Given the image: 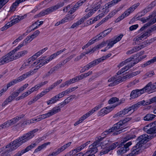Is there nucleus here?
<instances>
[{
    "mask_svg": "<svg viewBox=\"0 0 156 156\" xmlns=\"http://www.w3.org/2000/svg\"><path fill=\"white\" fill-rule=\"evenodd\" d=\"M143 90L142 89H136L133 90L131 92L130 97L133 98H135L140 95L143 94Z\"/></svg>",
    "mask_w": 156,
    "mask_h": 156,
    "instance_id": "f3484780",
    "label": "nucleus"
},
{
    "mask_svg": "<svg viewBox=\"0 0 156 156\" xmlns=\"http://www.w3.org/2000/svg\"><path fill=\"white\" fill-rule=\"evenodd\" d=\"M60 111L61 109L60 108H59V107H55L49 111V112L46 114L48 117H49L56 113L60 112Z\"/></svg>",
    "mask_w": 156,
    "mask_h": 156,
    "instance_id": "a211bd4d",
    "label": "nucleus"
},
{
    "mask_svg": "<svg viewBox=\"0 0 156 156\" xmlns=\"http://www.w3.org/2000/svg\"><path fill=\"white\" fill-rule=\"evenodd\" d=\"M154 102L156 103V96L149 99V101H144V103L142 105H148Z\"/></svg>",
    "mask_w": 156,
    "mask_h": 156,
    "instance_id": "2f4dec72",
    "label": "nucleus"
},
{
    "mask_svg": "<svg viewBox=\"0 0 156 156\" xmlns=\"http://www.w3.org/2000/svg\"><path fill=\"white\" fill-rule=\"evenodd\" d=\"M50 144V142H48L44 143L41 145L38 146L37 148L34 151V153H37L38 151H41L42 149L46 147L47 146Z\"/></svg>",
    "mask_w": 156,
    "mask_h": 156,
    "instance_id": "5701e85b",
    "label": "nucleus"
},
{
    "mask_svg": "<svg viewBox=\"0 0 156 156\" xmlns=\"http://www.w3.org/2000/svg\"><path fill=\"white\" fill-rule=\"evenodd\" d=\"M20 93V92H19V91H18V90H16V91H15L14 92H13L11 95V96L12 97L13 99H14V98L17 97L18 95L19 94V93Z\"/></svg>",
    "mask_w": 156,
    "mask_h": 156,
    "instance_id": "69168bd1",
    "label": "nucleus"
},
{
    "mask_svg": "<svg viewBox=\"0 0 156 156\" xmlns=\"http://www.w3.org/2000/svg\"><path fill=\"white\" fill-rule=\"evenodd\" d=\"M9 127L7 121L0 125V128L1 129L8 128Z\"/></svg>",
    "mask_w": 156,
    "mask_h": 156,
    "instance_id": "e2e57ef3",
    "label": "nucleus"
},
{
    "mask_svg": "<svg viewBox=\"0 0 156 156\" xmlns=\"http://www.w3.org/2000/svg\"><path fill=\"white\" fill-rule=\"evenodd\" d=\"M60 153L58 149L53 152L51 154H49L48 156H55Z\"/></svg>",
    "mask_w": 156,
    "mask_h": 156,
    "instance_id": "338daca9",
    "label": "nucleus"
},
{
    "mask_svg": "<svg viewBox=\"0 0 156 156\" xmlns=\"http://www.w3.org/2000/svg\"><path fill=\"white\" fill-rule=\"evenodd\" d=\"M38 130V129H34L11 142L6 146V150L1 154V156H10L11 151L16 149L23 144L33 138L34 136V133Z\"/></svg>",
    "mask_w": 156,
    "mask_h": 156,
    "instance_id": "f257e3e1",
    "label": "nucleus"
},
{
    "mask_svg": "<svg viewBox=\"0 0 156 156\" xmlns=\"http://www.w3.org/2000/svg\"><path fill=\"white\" fill-rule=\"evenodd\" d=\"M135 136L134 135H128L123 140L122 142H121L120 144H119L117 142H115L112 143L110 145L108 148L109 151L115 149L118 146V148H119L123 145V143H125L127 141L131 139L134 138Z\"/></svg>",
    "mask_w": 156,
    "mask_h": 156,
    "instance_id": "39448f33",
    "label": "nucleus"
},
{
    "mask_svg": "<svg viewBox=\"0 0 156 156\" xmlns=\"http://www.w3.org/2000/svg\"><path fill=\"white\" fill-rule=\"evenodd\" d=\"M140 71H137L122 77L119 78V79H118L117 80L115 81L113 83L110 84V85L111 86L114 85L115 84H118L123 81H125L127 79H129L139 74L140 73Z\"/></svg>",
    "mask_w": 156,
    "mask_h": 156,
    "instance_id": "20e7f679",
    "label": "nucleus"
},
{
    "mask_svg": "<svg viewBox=\"0 0 156 156\" xmlns=\"http://www.w3.org/2000/svg\"><path fill=\"white\" fill-rule=\"evenodd\" d=\"M150 138L149 136L147 134H144L140 136L137 139L136 141L137 143L143 146L144 144L149 140Z\"/></svg>",
    "mask_w": 156,
    "mask_h": 156,
    "instance_id": "0eeeda50",
    "label": "nucleus"
},
{
    "mask_svg": "<svg viewBox=\"0 0 156 156\" xmlns=\"http://www.w3.org/2000/svg\"><path fill=\"white\" fill-rule=\"evenodd\" d=\"M19 2L18 0H16L12 4L10 8L9 12H12L15 11L19 4L20 3Z\"/></svg>",
    "mask_w": 156,
    "mask_h": 156,
    "instance_id": "b1692460",
    "label": "nucleus"
},
{
    "mask_svg": "<svg viewBox=\"0 0 156 156\" xmlns=\"http://www.w3.org/2000/svg\"><path fill=\"white\" fill-rule=\"evenodd\" d=\"M37 145L36 143H32L30 145L24 149L23 150L24 153L31 150Z\"/></svg>",
    "mask_w": 156,
    "mask_h": 156,
    "instance_id": "bb28decb",
    "label": "nucleus"
},
{
    "mask_svg": "<svg viewBox=\"0 0 156 156\" xmlns=\"http://www.w3.org/2000/svg\"><path fill=\"white\" fill-rule=\"evenodd\" d=\"M71 96H72V98H70V97H68L64 101L65 104L66 105L69 103L72 98H73L75 97V95H73V96H71Z\"/></svg>",
    "mask_w": 156,
    "mask_h": 156,
    "instance_id": "052dcab7",
    "label": "nucleus"
},
{
    "mask_svg": "<svg viewBox=\"0 0 156 156\" xmlns=\"http://www.w3.org/2000/svg\"><path fill=\"white\" fill-rule=\"evenodd\" d=\"M71 142H69L68 143L60 147L58 149L59 150L60 153L64 151L66 148L69 147L71 144Z\"/></svg>",
    "mask_w": 156,
    "mask_h": 156,
    "instance_id": "f704fd0d",
    "label": "nucleus"
},
{
    "mask_svg": "<svg viewBox=\"0 0 156 156\" xmlns=\"http://www.w3.org/2000/svg\"><path fill=\"white\" fill-rule=\"evenodd\" d=\"M153 126H151L149 131H148V134H154L156 133V126L153 125Z\"/></svg>",
    "mask_w": 156,
    "mask_h": 156,
    "instance_id": "a19ab883",
    "label": "nucleus"
},
{
    "mask_svg": "<svg viewBox=\"0 0 156 156\" xmlns=\"http://www.w3.org/2000/svg\"><path fill=\"white\" fill-rule=\"evenodd\" d=\"M98 141L96 140L89 147V149L84 154V156H95L94 154L97 152Z\"/></svg>",
    "mask_w": 156,
    "mask_h": 156,
    "instance_id": "423d86ee",
    "label": "nucleus"
},
{
    "mask_svg": "<svg viewBox=\"0 0 156 156\" xmlns=\"http://www.w3.org/2000/svg\"><path fill=\"white\" fill-rule=\"evenodd\" d=\"M131 119V118H129V117L126 118H125V119H124L122 121L119 122L116 124H115L114 125V126H115V125H117V124H120V128H119V129H120L122 128L123 127L122 126H123V125L124 124H125V123H126V122L129 121Z\"/></svg>",
    "mask_w": 156,
    "mask_h": 156,
    "instance_id": "c756f323",
    "label": "nucleus"
},
{
    "mask_svg": "<svg viewBox=\"0 0 156 156\" xmlns=\"http://www.w3.org/2000/svg\"><path fill=\"white\" fill-rule=\"evenodd\" d=\"M86 118L83 115V116L81 117L79 120L76 121L74 124V126H76L82 122L84 119Z\"/></svg>",
    "mask_w": 156,
    "mask_h": 156,
    "instance_id": "c03bdc74",
    "label": "nucleus"
},
{
    "mask_svg": "<svg viewBox=\"0 0 156 156\" xmlns=\"http://www.w3.org/2000/svg\"><path fill=\"white\" fill-rule=\"evenodd\" d=\"M92 73V71H89L87 73H85L83 74H82L80 75V76L81 77V78L82 79H83V78L85 77H86L88 76L89 75H91Z\"/></svg>",
    "mask_w": 156,
    "mask_h": 156,
    "instance_id": "5fc2aeb1",
    "label": "nucleus"
},
{
    "mask_svg": "<svg viewBox=\"0 0 156 156\" xmlns=\"http://www.w3.org/2000/svg\"><path fill=\"white\" fill-rule=\"evenodd\" d=\"M141 34V35H140V37H138L136 39L137 41H139L140 40H141L143 38L145 39L149 35L148 34L146 31L142 34Z\"/></svg>",
    "mask_w": 156,
    "mask_h": 156,
    "instance_id": "ea45409f",
    "label": "nucleus"
},
{
    "mask_svg": "<svg viewBox=\"0 0 156 156\" xmlns=\"http://www.w3.org/2000/svg\"><path fill=\"white\" fill-rule=\"evenodd\" d=\"M97 61L98 59H96L95 60L90 62L88 64L83 67L81 70L80 72L81 73H83L85 71L88 70L91 67L96 65Z\"/></svg>",
    "mask_w": 156,
    "mask_h": 156,
    "instance_id": "4468645a",
    "label": "nucleus"
},
{
    "mask_svg": "<svg viewBox=\"0 0 156 156\" xmlns=\"http://www.w3.org/2000/svg\"><path fill=\"white\" fill-rule=\"evenodd\" d=\"M153 124H154L153 122L149 123L147 126H144L143 129L144 131L148 133V131H149L151 127Z\"/></svg>",
    "mask_w": 156,
    "mask_h": 156,
    "instance_id": "e433bc0d",
    "label": "nucleus"
},
{
    "mask_svg": "<svg viewBox=\"0 0 156 156\" xmlns=\"http://www.w3.org/2000/svg\"><path fill=\"white\" fill-rule=\"evenodd\" d=\"M28 86V84H26L25 85L21 87L20 89L17 90H18V91H19V92L20 93V92L23 91L24 89H25Z\"/></svg>",
    "mask_w": 156,
    "mask_h": 156,
    "instance_id": "0e129e2a",
    "label": "nucleus"
},
{
    "mask_svg": "<svg viewBox=\"0 0 156 156\" xmlns=\"http://www.w3.org/2000/svg\"><path fill=\"white\" fill-rule=\"evenodd\" d=\"M133 65L132 63H130L129 65L125 66L122 69V71L123 72L128 70L131 67H133Z\"/></svg>",
    "mask_w": 156,
    "mask_h": 156,
    "instance_id": "a18cd8bd",
    "label": "nucleus"
},
{
    "mask_svg": "<svg viewBox=\"0 0 156 156\" xmlns=\"http://www.w3.org/2000/svg\"><path fill=\"white\" fill-rule=\"evenodd\" d=\"M131 142H129L124 144L123 143V147H121L118 150L117 152L118 155L122 154L126 152V151L129 150V147L132 144Z\"/></svg>",
    "mask_w": 156,
    "mask_h": 156,
    "instance_id": "6e6552de",
    "label": "nucleus"
},
{
    "mask_svg": "<svg viewBox=\"0 0 156 156\" xmlns=\"http://www.w3.org/2000/svg\"><path fill=\"white\" fill-rule=\"evenodd\" d=\"M119 98L116 97H113L111 98L108 101V103L109 104H112L115 103L116 101H119Z\"/></svg>",
    "mask_w": 156,
    "mask_h": 156,
    "instance_id": "603ef678",
    "label": "nucleus"
},
{
    "mask_svg": "<svg viewBox=\"0 0 156 156\" xmlns=\"http://www.w3.org/2000/svg\"><path fill=\"white\" fill-rule=\"evenodd\" d=\"M87 19L85 18H84V16L80 20L77 21L76 23H74L71 27V28H74L76 26L81 24L83 23L84 21Z\"/></svg>",
    "mask_w": 156,
    "mask_h": 156,
    "instance_id": "c85d7f7f",
    "label": "nucleus"
},
{
    "mask_svg": "<svg viewBox=\"0 0 156 156\" xmlns=\"http://www.w3.org/2000/svg\"><path fill=\"white\" fill-rule=\"evenodd\" d=\"M28 53V51L27 50H24L18 52L15 55V58L16 60L19 58L24 56L27 55Z\"/></svg>",
    "mask_w": 156,
    "mask_h": 156,
    "instance_id": "4be33fe9",
    "label": "nucleus"
},
{
    "mask_svg": "<svg viewBox=\"0 0 156 156\" xmlns=\"http://www.w3.org/2000/svg\"><path fill=\"white\" fill-rule=\"evenodd\" d=\"M156 115L152 114H147L144 118V120L146 121H150L152 120L155 117Z\"/></svg>",
    "mask_w": 156,
    "mask_h": 156,
    "instance_id": "a878e982",
    "label": "nucleus"
},
{
    "mask_svg": "<svg viewBox=\"0 0 156 156\" xmlns=\"http://www.w3.org/2000/svg\"><path fill=\"white\" fill-rule=\"evenodd\" d=\"M123 36V35L122 34H120L115 39H112L107 41L106 42V44H107L108 46H109L108 48H109L112 47L114 44L121 40Z\"/></svg>",
    "mask_w": 156,
    "mask_h": 156,
    "instance_id": "9d476101",
    "label": "nucleus"
},
{
    "mask_svg": "<svg viewBox=\"0 0 156 156\" xmlns=\"http://www.w3.org/2000/svg\"><path fill=\"white\" fill-rule=\"evenodd\" d=\"M112 55L111 54L109 53L105 56H103L101 58L98 59V63L101 62L102 61H103L105 59H106L107 58L109 57Z\"/></svg>",
    "mask_w": 156,
    "mask_h": 156,
    "instance_id": "09e8293b",
    "label": "nucleus"
},
{
    "mask_svg": "<svg viewBox=\"0 0 156 156\" xmlns=\"http://www.w3.org/2000/svg\"><path fill=\"white\" fill-rule=\"evenodd\" d=\"M14 60V58L10 57L8 55H6L2 57L0 59V65H3L6 63Z\"/></svg>",
    "mask_w": 156,
    "mask_h": 156,
    "instance_id": "dca6fc26",
    "label": "nucleus"
},
{
    "mask_svg": "<svg viewBox=\"0 0 156 156\" xmlns=\"http://www.w3.org/2000/svg\"><path fill=\"white\" fill-rule=\"evenodd\" d=\"M126 127L125 128H123L122 129H120L117 130H115V132L113 133V135L115 136L116 135H117L118 134L121 133L122 132H124L126 130Z\"/></svg>",
    "mask_w": 156,
    "mask_h": 156,
    "instance_id": "37998d69",
    "label": "nucleus"
},
{
    "mask_svg": "<svg viewBox=\"0 0 156 156\" xmlns=\"http://www.w3.org/2000/svg\"><path fill=\"white\" fill-rule=\"evenodd\" d=\"M98 41V37L97 36H96L95 37L93 38L91 40H90L88 42L90 45L94 44L95 42H97Z\"/></svg>",
    "mask_w": 156,
    "mask_h": 156,
    "instance_id": "13d9d810",
    "label": "nucleus"
},
{
    "mask_svg": "<svg viewBox=\"0 0 156 156\" xmlns=\"http://www.w3.org/2000/svg\"><path fill=\"white\" fill-rule=\"evenodd\" d=\"M58 101V100L55 95L51 98L49 101H48L47 102V103L48 105H49L55 103Z\"/></svg>",
    "mask_w": 156,
    "mask_h": 156,
    "instance_id": "72a5a7b5",
    "label": "nucleus"
},
{
    "mask_svg": "<svg viewBox=\"0 0 156 156\" xmlns=\"http://www.w3.org/2000/svg\"><path fill=\"white\" fill-rule=\"evenodd\" d=\"M109 149L107 148H103V149L100 152V154L101 155H102L103 154H106L108 153L109 151Z\"/></svg>",
    "mask_w": 156,
    "mask_h": 156,
    "instance_id": "680f3d73",
    "label": "nucleus"
},
{
    "mask_svg": "<svg viewBox=\"0 0 156 156\" xmlns=\"http://www.w3.org/2000/svg\"><path fill=\"white\" fill-rule=\"evenodd\" d=\"M156 62V56L154 57L152 59L146 62L144 64V67H145L147 65H149L151 63H154Z\"/></svg>",
    "mask_w": 156,
    "mask_h": 156,
    "instance_id": "79ce46f5",
    "label": "nucleus"
},
{
    "mask_svg": "<svg viewBox=\"0 0 156 156\" xmlns=\"http://www.w3.org/2000/svg\"><path fill=\"white\" fill-rule=\"evenodd\" d=\"M34 39L33 37H31V35L28 36L24 40V42H25V44H27L28 43L30 42Z\"/></svg>",
    "mask_w": 156,
    "mask_h": 156,
    "instance_id": "864d4df0",
    "label": "nucleus"
},
{
    "mask_svg": "<svg viewBox=\"0 0 156 156\" xmlns=\"http://www.w3.org/2000/svg\"><path fill=\"white\" fill-rule=\"evenodd\" d=\"M40 33V32L38 30H37L33 34L31 35V37H32L34 39L39 35Z\"/></svg>",
    "mask_w": 156,
    "mask_h": 156,
    "instance_id": "774afa93",
    "label": "nucleus"
},
{
    "mask_svg": "<svg viewBox=\"0 0 156 156\" xmlns=\"http://www.w3.org/2000/svg\"><path fill=\"white\" fill-rule=\"evenodd\" d=\"M75 55V54H73L70 56L63 61V63L66 64L67 62L72 59Z\"/></svg>",
    "mask_w": 156,
    "mask_h": 156,
    "instance_id": "8fccbe9b",
    "label": "nucleus"
},
{
    "mask_svg": "<svg viewBox=\"0 0 156 156\" xmlns=\"http://www.w3.org/2000/svg\"><path fill=\"white\" fill-rule=\"evenodd\" d=\"M74 18V16L73 15H70L66 16L63 19V20L65 23L68 21H70L73 20Z\"/></svg>",
    "mask_w": 156,
    "mask_h": 156,
    "instance_id": "58836bf2",
    "label": "nucleus"
},
{
    "mask_svg": "<svg viewBox=\"0 0 156 156\" xmlns=\"http://www.w3.org/2000/svg\"><path fill=\"white\" fill-rule=\"evenodd\" d=\"M117 3V1L116 0H113L109 2L107 4L108 5V8L111 7Z\"/></svg>",
    "mask_w": 156,
    "mask_h": 156,
    "instance_id": "4d7b16f0",
    "label": "nucleus"
},
{
    "mask_svg": "<svg viewBox=\"0 0 156 156\" xmlns=\"http://www.w3.org/2000/svg\"><path fill=\"white\" fill-rule=\"evenodd\" d=\"M22 81V80L21 79V78L20 76L19 77L17 78V79L13 80L12 81L10 82V83L12 85V86L14 85L16 83H17L21 82Z\"/></svg>",
    "mask_w": 156,
    "mask_h": 156,
    "instance_id": "49530a36",
    "label": "nucleus"
},
{
    "mask_svg": "<svg viewBox=\"0 0 156 156\" xmlns=\"http://www.w3.org/2000/svg\"><path fill=\"white\" fill-rule=\"evenodd\" d=\"M120 124H118L117 125L112 127L111 129L107 130L101 134L102 137L100 136L98 137V147H101V148H104L110 145L108 140L102 141V140L106 137V136L111 132H114L115 131L118 129L120 128Z\"/></svg>",
    "mask_w": 156,
    "mask_h": 156,
    "instance_id": "f03ea898",
    "label": "nucleus"
},
{
    "mask_svg": "<svg viewBox=\"0 0 156 156\" xmlns=\"http://www.w3.org/2000/svg\"><path fill=\"white\" fill-rule=\"evenodd\" d=\"M115 107V106H109L103 108L98 113V116H104L105 114L109 113L112 111Z\"/></svg>",
    "mask_w": 156,
    "mask_h": 156,
    "instance_id": "1a4fd4ad",
    "label": "nucleus"
},
{
    "mask_svg": "<svg viewBox=\"0 0 156 156\" xmlns=\"http://www.w3.org/2000/svg\"><path fill=\"white\" fill-rule=\"evenodd\" d=\"M58 101V100L55 95L51 98L49 101H48L47 102V103L48 105H49L55 103Z\"/></svg>",
    "mask_w": 156,
    "mask_h": 156,
    "instance_id": "473e14b6",
    "label": "nucleus"
},
{
    "mask_svg": "<svg viewBox=\"0 0 156 156\" xmlns=\"http://www.w3.org/2000/svg\"><path fill=\"white\" fill-rule=\"evenodd\" d=\"M20 16H18L16 18L12 20L11 22L13 25L18 23L20 20H22L21 18H20Z\"/></svg>",
    "mask_w": 156,
    "mask_h": 156,
    "instance_id": "de8ad7c7",
    "label": "nucleus"
},
{
    "mask_svg": "<svg viewBox=\"0 0 156 156\" xmlns=\"http://www.w3.org/2000/svg\"><path fill=\"white\" fill-rule=\"evenodd\" d=\"M130 112L131 111V109H130L129 108H125L123 110L120 111L117 113L116 114H115L114 116V117H122L123 115H126Z\"/></svg>",
    "mask_w": 156,
    "mask_h": 156,
    "instance_id": "aec40b11",
    "label": "nucleus"
},
{
    "mask_svg": "<svg viewBox=\"0 0 156 156\" xmlns=\"http://www.w3.org/2000/svg\"><path fill=\"white\" fill-rule=\"evenodd\" d=\"M97 48H98V46H96L93 48L92 49L89 50L88 51L81 53L79 56H77L75 58L74 61L75 62L78 61L79 60L82 58L86 55L87 54L89 53H92L94 52L96 50Z\"/></svg>",
    "mask_w": 156,
    "mask_h": 156,
    "instance_id": "9b49d317",
    "label": "nucleus"
},
{
    "mask_svg": "<svg viewBox=\"0 0 156 156\" xmlns=\"http://www.w3.org/2000/svg\"><path fill=\"white\" fill-rule=\"evenodd\" d=\"M97 110L98 107L96 106L92 109L91 111H89L87 113L85 114L84 115L86 118H87L91 115L93 113H94L95 112L97 111Z\"/></svg>",
    "mask_w": 156,
    "mask_h": 156,
    "instance_id": "7c9ffc66",
    "label": "nucleus"
},
{
    "mask_svg": "<svg viewBox=\"0 0 156 156\" xmlns=\"http://www.w3.org/2000/svg\"><path fill=\"white\" fill-rule=\"evenodd\" d=\"M37 67L38 66H36V68L34 69L33 70H32L29 71L20 76L22 80H24L27 77L32 75L36 73L37 71L39 68L40 66L39 67Z\"/></svg>",
    "mask_w": 156,
    "mask_h": 156,
    "instance_id": "2eb2a0df",
    "label": "nucleus"
},
{
    "mask_svg": "<svg viewBox=\"0 0 156 156\" xmlns=\"http://www.w3.org/2000/svg\"><path fill=\"white\" fill-rule=\"evenodd\" d=\"M112 15L113 13H110L105 18L103 19L101 22L98 23V26L101 25L102 24L108 20L109 19L111 18L112 16Z\"/></svg>",
    "mask_w": 156,
    "mask_h": 156,
    "instance_id": "c9c22d12",
    "label": "nucleus"
},
{
    "mask_svg": "<svg viewBox=\"0 0 156 156\" xmlns=\"http://www.w3.org/2000/svg\"><path fill=\"white\" fill-rule=\"evenodd\" d=\"M24 115L22 114L19 116H16L15 117L7 121L8 125L10 126L15 124L19 121L21 118H23Z\"/></svg>",
    "mask_w": 156,
    "mask_h": 156,
    "instance_id": "f8f14e48",
    "label": "nucleus"
},
{
    "mask_svg": "<svg viewBox=\"0 0 156 156\" xmlns=\"http://www.w3.org/2000/svg\"><path fill=\"white\" fill-rule=\"evenodd\" d=\"M48 83V81H44L43 82H41L38 84L35 85L36 87H37V90L39 89L40 87L45 85Z\"/></svg>",
    "mask_w": 156,
    "mask_h": 156,
    "instance_id": "3c124183",
    "label": "nucleus"
},
{
    "mask_svg": "<svg viewBox=\"0 0 156 156\" xmlns=\"http://www.w3.org/2000/svg\"><path fill=\"white\" fill-rule=\"evenodd\" d=\"M144 100L142 101L132 105L129 108L130 109H131V111L133 110V112L135 110L137 109L139 107L142 105L144 104Z\"/></svg>",
    "mask_w": 156,
    "mask_h": 156,
    "instance_id": "412c9836",
    "label": "nucleus"
},
{
    "mask_svg": "<svg viewBox=\"0 0 156 156\" xmlns=\"http://www.w3.org/2000/svg\"><path fill=\"white\" fill-rule=\"evenodd\" d=\"M151 83H152L151 82L149 83L144 87L142 89L143 93L145 92H149L151 91L152 92L151 86Z\"/></svg>",
    "mask_w": 156,
    "mask_h": 156,
    "instance_id": "393cba45",
    "label": "nucleus"
},
{
    "mask_svg": "<svg viewBox=\"0 0 156 156\" xmlns=\"http://www.w3.org/2000/svg\"><path fill=\"white\" fill-rule=\"evenodd\" d=\"M155 23V21H150L148 22L146 24H145L144 26L142 27L140 29V30L142 31L144 30L145 28L147 27L148 26H149Z\"/></svg>",
    "mask_w": 156,
    "mask_h": 156,
    "instance_id": "4c0bfd02",
    "label": "nucleus"
},
{
    "mask_svg": "<svg viewBox=\"0 0 156 156\" xmlns=\"http://www.w3.org/2000/svg\"><path fill=\"white\" fill-rule=\"evenodd\" d=\"M140 3H138L133 5L131 7L125 12L126 16H128L131 13L133 12L140 5Z\"/></svg>",
    "mask_w": 156,
    "mask_h": 156,
    "instance_id": "6ab92c4d",
    "label": "nucleus"
},
{
    "mask_svg": "<svg viewBox=\"0 0 156 156\" xmlns=\"http://www.w3.org/2000/svg\"><path fill=\"white\" fill-rule=\"evenodd\" d=\"M97 9L98 7L97 6H96L94 8L90 10L89 12H88V13L85 16H84V18L87 19L90 17L93 14V13L97 11Z\"/></svg>",
    "mask_w": 156,
    "mask_h": 156,
    "instance_id": "cd10ccee",
    "label": "nucleus"
},
{
    "mask_svg": "<svg viewBox=\"0 0 156 156\" xmlns=\"http://www.w3.org/2000/svg\"><path fill=\"white\" fill-rule=\"evenodd\" d=\"M64 3H58L56 5L50 7L45 10L41 11L37 15V17H40L48 15L55 11L59 8L62 7L64 5Z\"/></svg>",
    "mask_w": 156,
    "mask_h": 156,
    "instance_id": "7ed1b4c3",
    "label": "nucleus"
},
{
    "mask_svg": "<svg viewBox=\"0 0 156 156\" xmlns=\"http://www.w3.org/2000/svg\"><path fill=\"white\" fill-rule=\"evenodd\" d=\"M9 1V0H0V9Z\"/></svg>",
    "mask_w": 156,
    "mask_h": 156,
    "instance_id": "bf43d9fd",
    "label": "nucleus"
},
{
    "mask_svg": "<svg viewBox=\"0 0 156 156\" xmlns=\"http://www.w3.org/2000/svg\"><path fill=\"white\" fill-rule=\"evenodd\" d=\"M24 115L22 114L19 116H16L15 117L7 121L8 125L10 126L15 124L19 121L21 118H23Z\"/></svg>",
    "mask_w": 156,
    "mask_h": 156,
    "instance_id": "ddd939ff",
    "label": "nucleus"
},
{
    "mask_svg": "<svg viewBox=\"0 0 156 156\" xmlns=\"http://www.w3.org/2000/svg\"><path fill=\"white\" fill-rule=\"evenodd\" d=\"M98 16H96L94 18H92L87 21L88 23L90 24H93L98 20Z\"/></svg>",
    "mask_w": 156,
    "mask_h": 156,
    "instance_id": "6e6d98bb",
    "label": "nucleus"
}]
</instances>
